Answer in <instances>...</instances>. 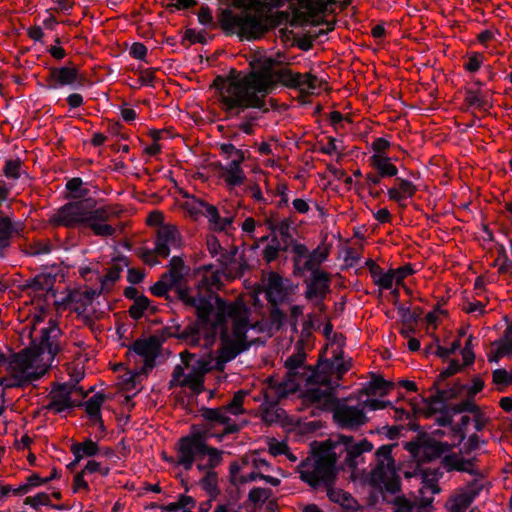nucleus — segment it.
<instances>
[{"instance_id": "1", "label": "nucleus", "mask_w": 512, "mask_h": 512, "mask_svg": "<svg viewBox=\"0 0 512 512\" xmlns=\"http://www.w3.org/2000/svg\"><path fill=\"white\" fill-rule=\"evenodd\" d=\"M254 327L249 320V309L241 301L226 303L216 298V312L212 323L208 322L199 333L194 332V337L188 326L184 335L194 346L200 345V337L203 335V345L208 348L213 343L216 331H219L222 344L218 356L214 358L208 354L194 359V355L182 353L184 365L174 368L170 387L180 386L200 394L204 390V378L209 371L223 370L227 362L249 347L246 334Z\"/></svg>"}, {"instance_id": "2", "label": "nucleus", "mask_w": 512, "mask_h": 512, "mask_svg": "<svg viewBox=\"0 0 512 512\" xmlns=\"http://www.w3.org/2000/svg\"><path fill=\"white\" fill-rule=\"evenodd\" d=\"M250 65L248 73L232 70L226 78L215 80L221 107L231 116L245 109L262 108L264 98L279 82L306 94H316L322 88V80L315 75L293 73L271 57H254Z\"/></svg>"}, {"instance_id": "3", "label": "nucleus", "mask_w": 512, "mask_h": 512, "mask_svg": "<svg viewBox=\"0 0 512 512\" xmlns=\"http://www.w3.org/2000/svg\"><path fill=\"white\" fill-rule=\"evenodd\" d=\"M243 9L239 13L224 11L221 25L229 33L248 40L260 38L269 28L270 7L279 6L284 0H237Z\"/></svg>"}, {"instance_id": "4", "label": "nucleus", "mask_w": 512, "mask_h": 512, "mask_svg": "<svg viewBox=\"0 0 512 512\" xmlns=\"http://www.w3.org/2000/svg\"><path fill=\"white\" fill-rule=\"evenodd\" d=\"M184 262L179 257H173L169 263V271L164 274V278L169 280V283L177 286V294L180 300L188 307L196 310L198 320L194 325L189 326V330L199 333L200 329L204 328L209 322V316L213 308L212 299L213 293L211 286L214 284V279L204 276L195 288H185L180 286V282L184 276Z\"/></svg>"}, {"instance_id": "5", "label": "nucleus", "mask_w": 512, "mask_h": 512, "mask_svg": "<svg viewBox=\"0 0 512 512\" xmlns=\"http://www.w3.org/2000/svg\"><path fill=\"white\" fill-rule=\"evenodd\" d=\"M58 335L59 329L53 323L42 329L39 344H33L15 356L11 363L14 376L29 381L44 375L58 352Z\"/></svg>"}, {"instance_id": "6", "label": "nucleus", "mask_w": 512, "mask_h": 512, "mask_svg": "<svg viewBox=\"0 0 512 512\" xmlns=\"http://www.w3.org/2000/svg\"><path fill=\"white\" fill-rule=\"evenodd\" d=\"M221 461L222 452L207 446L201 435L190 434L179 440L177 463L189 470L196 462L198 470L204 473L200 484L208 492H212L216 488L217 474L213 471V468L219 465Z\"/></svg>"}, {"instance_id": "7", "label": "nucleus", "mask_w": 512, "mask_h": 512, "mask_svg": "<svg viewBox=\"0 0 512 512\" xmlns=\"http://www.w3.org/2000/svg\"><path fill=\"white\" fill-rule=\"evenodd\" d=\"M340 448L339 445H331L330 440L322 443L312 457L300 464V478L314 488L331 485L336 477L335 464Z\"/></svg>"}, {"instance_id": "8", "label": "nucleus", "mask_w": 512, "mask_h": 512, "mask_svg": "<svg viewBox=\"0 0 512 512\" xmlns=\"http://www.w3.org/2000/svg\"><path fill=\"white\" fill-rule=\"evenodd\" d=\"M117 211L109 206L96 207L92 198H85L69 202L59 208L49 219L50 223L56 226L76 227L81 224H88L96 218L110 219Z\"/></svg>"}, {"instance_id": "9", "label": "nucleus", "mask_w": 512, "mask_h": 512, "mask_svg": "<svg viewBox=\"0 0 512 512\" xmlns=\"http://www.w3.org/2000/svg\"><path fill=\"white\" fill-rule=\"evenodd\" d=\"M270 469V464L261 458L258 452L254 451L245 454L240 460L233 462L230 465V474L232 481L238 484L262 479L272 486L280 485V478L265 474Z\"/></svg>"}, {"instance_id": "10", "label": "nucleus", "mask_w": 512, "mask_h": 512, "mask_svg": "<svg viewBox=\"0 0 512 512\" xmlns=\"http://www.w3.org/2000/svg\"><path fill=\"white\" fill-rule=\"evenodd\" d=\"M394 444L383 445L375 452V467L370 474V484L381 492L396 493L400 489V478L392 457Z\"/></svg>"}, {"instance_id": "11", "label": "nucleus", "mask_w": 512, "mask_h": 512, "mask_svg": "<svg viewBox=\"0 0 512 512\" xmlns=\"http://www.w3.org/2000/svg\"><path fill=\"white\" fill-rule=\"evenodd\" d=\"M342 375L338 377L335 369L322 370V363L318 366L316 373L306 383L319 384L317 387L307 389L305 393L306 401L315 404L322 408H328L333 404V386L332 382L338 386L337 381L341 379Z\"/></svg>"}, {"instance_id": "12", "label": "nucleus", "mask_w": 512, "mask_h": 512, "mask_svg": "<svg viewBox=\"0 0 512 512\" xmlns=\"http://www.w3.org/2000/svg\"><path fill=\"white\" fill-rule=\"evenodd\" d=\"M291 252L293 254V273L300 277L308 271L311 274H314L315 271H322L319 267L329 256V248L326 246H318L310 251L302 243H294Z\"/></svg>"}, {"instance_id": "13", "label": "nucleus", "mask_w": 512, "mask_h": 512, "mask_svg": "<svg viewBox=\"0 0 512 512\" xmlns=\"http://www.w3.org/2000/svg\"><path fill=\"white\" fill-rule=\"evenodd\" d=\"M332 330V324L329 322L323 327V334L328 339L324 352L329 358L322 363V370L335 369L339 377L350 369L351 359H344L343 357L344 337L342 335L333 334Z\"/></svg>"}, {"instance_id": "14", "label": "nucleus", "mask_w": 512, "mask_h": 512, "mask_svg": "<svg viewBox=\"0 0 512 512\" xmlns=\"http://www.w3.org/2000/svg\"><path fill=\"white\" fill-rule=\"evenodd\" d=\"M389 402L377 399H369L362 403L361 406H350L347 404L338 405L334 410L333 417L336 423L342 428L356 429L367 422L364 409L378 410L385 408Z\"/></svg>"}, {"instance_id": "15", "label": "nucleus", "mask_w": 512, "mask_h": 512, "mask_svg": "<svg viewBox=\"0 0 512 512\" xmlns=\"http://www.w3.org/2000/svg\"><path fill=\"white\" fill-rule=\"evenodd\" d=\"M202 416L207 422V428L203 433L192 432L191 434L201 435L204 438L205 444L208 437L215 436L221 439L226 434L238 431V426L231 419L229 412L224 406L215 409L207 408L203 410Z\"/></svg>"}, {"instance_id": "16", "label": "nucleus", "mask_w": 512, "mask_h": 512, "mask_svg": "<svg viewBox=\"0 0 512 512\" xmlns=\"http://www.w3.org/2000/svg\"><path fill=\"white\" fill-rule=\"evenodd\" d=\"M50 402L46 409L60 413L80 403L84 397L82 389L72 384H61L54 387L50 394Z\"/></svg>"}, {"instance_id": "17", "label": "nucleus", "mask_w": 512, "mask_h": 512, "mask_svg": "<svg viewBox=\"0 0 512 512\" xmlns=\"http://www.w3.org/2000/svg\"><path fill=\"white\" fill-rule=\"evenodd\" d=\"M405 449L420 463L440 457L449 450V445L431 438H424L406 443Z\"/></svg>"}, {"instance_id": "18", "label": "nucleus", "mask_w": 512, "mask_h": 512, "mask_svg": "<svg viewBox=\"0 0 512 512\" xmlns=\"http://www.w3.org/2000/svg\"><path fill=\"white\" fill-rule=\"evenodd\" d=\"M331 445H339L340 455L345 453L344 462L351 468H356L364 461L363 453L370 452L373 449L372 443L364 439L360 442H354L351 436L340 435L335 442L331 441Z\"/></svg>"}, {"instance_id": "19", "label": "nucleus", "mask_w": 512, "mask_h": 512, "mask_svg": "<svg viewBox=\"0 0 512 512\" xmlns=\"http://www.w3.org/2000/svg\"><path fill=\"white\" fill-rule=\"evenodd\" d=\"M181 246V236L177 227L173 224H164L159 227L155 242L156 256L167 258L172 249Z\"/></svg>"}, {"instance_id": "20", "label": "nucleus", "mask_w": 512, "mask_h": 512, "mask_svg": "<svg viewBox=\"0 0 512 512\" xmlns=\"http://www.w3.org/2000/svg\"><path fill=\"white\" fill-rule=\"evenodd\" d=\"M301 383L285 375L283 379L271 377L264 388V397L270 404L277 403L281 398L298 390Z\"/></svg>"}, {"instance_id": "21", "label": "nucleus", "mask_w": 512, "mask_h": 512, "mask_svg": "<svg viewBox=\"0 0 512 512\" xmlns=\"http://www.w3.org/2000/svg\"><path fill=\"white\" fill-rule=\"evenodd\" d=\"M305 352L301 345L297 346V351L290 355L285 361V368L287 370L286 376L303 383L309 381L316 373L311 367L305 364Z\"/></svg>"}, {"instance_id": "22", "label": "nucleus", "mask_w": 512, "mask_h": 512, "mask_svg": "<svg viewBox=\"0 0 512 512\" xmlns=\"http://www.w3.org/2000/svg\"><path fill=\"white\" fill-rule=\"evenodd\" d=\"M264 285L267 299L275 305L283 302L293 292L290 281L275 272L268 274Z\"/></svg>"}, {"instance_id": "23", "label": "nucleus", "mask_w": 512, "mask_h": 512, "mask_svg": "<svg viewBox=\"0 0 512 512\" xmlns=\"http://www.w3.org/2000/svg\"><path fill=\"white\" fill-rule=\"evenodd\" d=\"M331 276L325 271H315L307 283L305 296L315 305H321L322 300L330 292Z\"/></svg>"}, {"instance_id": "24", "label": "nucleus", "mask_w": 512, "mask_h": 512, "mask_svg": "<svg viewBox=\"0 0 512 512\" xmlns=\"http://www.w3.org/2000/svg\"><path fill=\"white\" fill-rule=\"evenodd\" d=\"M243 161V153L241 151H236V158L220 168L219 177L224 181L229 189H233L244 183L246 176L241 168V163Z\"/></svg>"}, {"instance_id": "25", "label": "nucleus", "mask_w": 512, "mask_h": 512, "mask_svg": "<svg viewBox=\"0 0 512 512\" xmlns=\"http://www.w3.org/2000/svg\"><path fill=\"white\" fill-rule=\"evenodd\" d=\"M158 352V343L155 339L137 340L129 350V356H140L144 362V368H152Z\"/></svg>"}, {"instance_id": "26", "label": "nucleus", "mask_w": 512, "mask_h": 512, "mask_svg": "<svg viewBox=\"0 0 512 512\" xmlns=\"http://www.w3.org/2000/svg\"><path fill=\"white\" fill-rule=\"evenodd\" d=\"M50 79L53 87L72 86L81 84L82 77L79 74V68L75 65H68L50 70Z\"/></svg>"}, {"instance_id": "27", "label": "nucleus", "mask_w": 512, "mask_h": 512, "mask_svg": "<svg viewBox=\"0 0 512 512\" xmlns=\"http://www.w3.org/2000/svg\"><path fill=\"white\" fill-rule=\"evenodd\" d=\"M477 494L478 491L474 486H467L456 490L446 504L449 512H465Z\"/></svg>"}, {"instance_id": "28", "label": "nucleus", "mask_w": 512, "mask_h": 512, "mask_svg": "<svg viewBox=\"0 0 512 512\" xmlns=\"http://www.w3.org/2000/svg\"><path fill=\"white\" fill-rule=\"evenodd\" d=\"M512 356V327H507L503 333V337L491 344L488 353L490 362H498L503 357Z\"/></svg>"}, {"instance_id": "29", "label": "nucleus", "mask_w": 512, "mask_h": 512, "mask_svg": "<svg viewBox=\"0 0 512 512\" xmlns=\"http://www.w3.org/2000/svg\"><path fill=\"white\" fill-rule=\"evenodd\" d=\"M205 217L208 220L210 229L213 231L226 232L234 229V214L226 212L225 215H221L217 207L213 205L207 207Z\"/></svg>"}, {"instance_id": "30", "label": "nucleus", "mask_w": 512, "mask_h": 512, "mask_svg": "<svg viewBox=\"0 0 512 512\" xmlns=\"http://www.w3.org/2000/svg\"><path fill=\"white\" fill-rule=\"evenodd\" d=\"M440 491L437 481L434 478H423L422 487L420 488V494L422 495V499L420 501L419 507H417L416 512H420V510L430 511L429 508L432 505L433 498L428 495H434ZM414 505L413 510L416 508Z\"/></svg>"}, {"instance_id": "31", "label": "nucleus", "mask_w": 512, "mask_h": 512, "mask_svg": "<svg viewBox=\"0 0 512 512\" xmlns=\"http://www.w3.org/2000/svg\"><path fill=\"white\" fill-rule=\"evenodd\" d=\"M369 163L371 167L377 170L380 176L384 177H393L398 173V169L391 162V159L386 156L384 153H374L369 158Z\"/></svg>"}, {"instance_id": "32", "label": "nucleus", "mask_w": 512, "mask_h": 512, "mask_svg": "<svg viewBox=\"0 0 512 512\" xmlns=\"http://www.w3.org/2000/svg\"><path fill=\"white\" fill-rule=\"evenodd\" d=\"M326 489L327 496L330 501L338 504L339 506L346 510H357L358 502L350 493L339 488H334L331 485L326 487Z\"/></svg>"}, {"instance_id": "33", "label": "nucleus", "mask_w": 512, "mask_h": 512, "mask_svg": "<svg viewBox=\"0 0 512 512\" xmlns=\"http://www.w3.org/2000/svg\"><path fill=\"white\" fill-rule=\"evenodd\" d=\"M396 181L398 183V187L390 188L387 192L389 199L400 203L407 198H411L415 194L416 187L412 182L401 178H397Z\"/></svg>"}, {"instance_id": "34", "label": "nucleus", "mask_w": 512, "mask_h": 512, "mask_svg": "<svg viewBox=\"0 0 512 512\" xmlns=\"http://www.w3.org/2000/svg\"><path fill=\"white\" fill-rule=\"evenodd\" d=\"M18 232L17 225L8 216L0 212V254L9 247L11 238Z\"/></svg>"}, {"instance_id": "35", "label": "nucleus", "mask_w": 512, "mask_h": 512, "mask_svg": "<svg viewBox=\"0 0 512 512\" xmlns=\"http://www.w3.org/2000/svg\"><path fill=\"white\" fill-rule=\"evenodd\" d=\"M71 451L75 456V462H79L85 457H91L100 453L97 443L91 439H87L81 443H75L71 446Z\"/></svg>"}, {"instance_id": "36", "label": "nucleus", "mask_w": 512, "mask_h": 512, "mask_svg": "<svg viewBox=\"0 0 512 512\" xmlns=\"http://www.w3.org/2000/svg\"><path fill=\"white\" fill-rule=\"evenodd\" d=\"M106 395L103 393H96L93 395L86 403L85 410L92 421L95 423H99L100 426L103 425L101 421L100 409L104 401L106 400Z\"/></svg>"}, {"instance_id": "37", "label": "nucleus", "mask_w": 512, "mask_h": 512, "mask_svg": "<svg viewBox=\"0 0 512 512\" xmlns=\"http://www.w3.org/2000/svg\"><path fill=\"white\" fill-rule=\"evenodd\" d=\"M140 377L141 372L139 371H129L121 376L119 387L122 391L129 393L135 391L133 395H135L138 391H140Z\"/></svg>"}, {"instance_id": "38", "label": "nucleus", "mask_w": 512, "mask_h": 512, "mask_svg": "<svg viewBox=\"0 0 512 512\" xmlns=\"http://www.w3.org/2000/svg\"><path fill=\"white\" fill-rule=\"evenodd\" d=\"M299 3L309 16L314 17L319 13L326 12L328 7L335 3V0H299Z\"/></svg>"}, {"instance_id": "39", "label": "nucleus", "mask_w": 512, "mask_h": 512, "mask_svg": "<svg viewBox=\"0 0 512 512\" xmlns=\"http://www.w3.org/2000/svg\"><path fill=\"white\" fill-rule=\"evenodd\" d=\"M183 207L191 215V217L198 219L200 215L206 216V210L207 207H210V204L192 196L187 197Z\"/></svg>"}, {"instance_id": "40", "label": "nucleus", "mask_w": 512, "mask_h": 512, "mask_svg": "<svg viewBox=\"0 0 512 512\" xmlns=\"http://www.w3.org/2000/svg\"><path fill=\"white\" fill-rule=\"evenodd\" d=\"M52 245L47 239H35L25 245L24 252L30 256H39L50 253Z\"/></svg>"}, {"instance_id": "41", "label": "nucleus", "mask_w": 512, "mask_h": 512, "mask_svg": "<svg viewBox=\"0 0 512 512\" xmlns=\"http://www.w3.org/2000/svg\"><path fill=\"white\" fill-rule=\"evenodd\" d=\"M127 266V263L124 260H120L117 263H114L107 271L103 280L101 281L102 290H107L109 287L120 278V274L123 270V267Z\"/></svg>"}, {"instance_id": "42", "label": "nucleus", "mask_w": 512, "mask_h": 512, "mask_svg": "<svg viewBox=\"0 0 512 512\" xmlns=\"http://www.w3.org/2000/svg\"><path fill=\"white\" fill-rule=\"evenodd\" d=\"M55 282V278L48 274H39L35 276L30 283V287L36 292H49Z\"/></svg>"}, {"instance_id": "43", "label": "nucleus", "mask_w": 512, "mask_h": 512, "mask_svg": "<svg viewBox=\"0 0 512 512\" xmlns=\"http://www.w3.org/2000/svg\"><path fill=\"white\" fill-rule=\"evenodd\" d=\"M108 220L109 219L96 218L90 220L88 224L94 234L98 236H112L116 232V229L111 225L104 223Z\"/></svg>"}, {"instance_id": "44", "label": "nucleus", "mask_w": 512, "mask_h": 512, "mask_svg": "<svg viewBox=\"0 0 512 512\" xmlns=\"http://www.w3.org/2000/svg\"><path fill=\"white\" fill-rule=\"evenodd\" d=\"M246 396L247 392L244 391H238L234 394L231 402L224 406L230 415L237 416L244 413L243 403Z\"/></svg>"}, {"instance_id": "45", "label": "nucleus", "mask_w": 512, "mask_h": 512, "mask_svg": "<svg viewBox=\"0 0 512 512\" xmlns=\"http://www.w3.org/2000/svg\"><path fill=\"white\" fill-rule=\"evenodd\" d=\"M149 303L150 302L146 296H144V295L137 296L136 299L134 300V303L132 304V306L129 309L130 316L133 319L141 318L142 315L144 314V311L148 308Z\"/></svg>"}, {"instance_id": "46", "label": "nucleus", "mask_w": 512, "mask_h": 512, "mask_svg": "<svg viewBox=\"0 0 512 512\" xmlns=\"http://www.w3.org/2000/svg\"><path fill=\"white\" fill-rule=\"evenodd\" d=\"M272 495V491L267 488H253L248 494V499L254 505L264 504Z\"/></svg>"}, {"instance_id": "47", "label": "nucleus", "mask_w": 512, "mask_h": 512, "mask_svg": "<svg viewBox=\"0 0 512 512\" xmlns=\"http://www.w3.org/2000/svg\"><path fill=\"white\" fill-rule=\"evenodd\" d=\"M66 188L72 193V197L78 200L85 199L88 189L83 187V182L80 178H73L66 184Z\"/></svg>"}, {"instance_id": "48", "label": "nucleus", "mask_w": 512, "mask_h": 512, "mask_svg": "<svg viewBox=\"0 0 512 512\" xmlns=\"http://www.w3.org/2000/svg\"><path fill=\"white\" fill-rule=\"evenodd\" d=\"M466 102L469 106L478 108V109H486L488 105V101L485 99L483 95L478 92L469 91L466 96Z\"/></svg>"}, {"instance_id": "49", "label": "nucleus", "mask_w": 512, "mask_h": 512, "mask_svg": "<svg viewBox=\"0 0 512 512\" xmlns=\"http://www.w3.org/2000/svg\"><path fill=\"white\" fill-rule=\"evenodd\" d=\"M24 504L29 505L33 508H38L39 506H48L50 505V495L41 492L33 497H26L24 500Z\"/></svg>"}, {"instance_id": "50", "label": "nucleus", "mask_w": 512, "mask_h": 512, "mask_svg": "<svg viewBox=\"0 0 512 512\" xmlns=\"http://www.w3.org/2000/svg\"><path fill=\"white\" fill-rule=\"evenodd\" d=\"M82 472L84 474H91L95 472H99L103 476H107L110 472V468L108 466H102L100 462L95 460H90L87 462L86 466L83 468Z\"/></svg>"}, {"instance_id": "51", "label": "nucleus", "mask_w": 512, "mask_h": 512, "mask_svg": "<svg viewBox=\"0 0 512 512\" xmlns=\"http://www.w3.org/2000/svg\"><path fill=\"white\" fill-rule=\"evenodd\" d=\"M460 346H461V343H460L459 339H456L455 341H453L451 343V345L447 348L442 347L439 344V341L436 340L435 355L444 359V358L448 357L450 354L454 353L456 350H458L460 348Z\"/></svg>"}, {"instance_id": "52", "label": "nucleus", "mask_w": 512, "mask_h": 512, "mask_svg": "<svg viewBox=\"0 0 512 512\" xmlns=\"http://www.w3.org/2000/svg\"><path fill=\"white\" fill-rule=\"evenodd\" d=\"M20 168H21V161L16 160H8L6 161L5 167H4V174L7 177L11 178H18L20 176Z\"/></svg>"}, {"instance_id": "53", "label": "nucleus", "mask_w": 512, "mask_h": 512, "mask_svg": "<svg viewBox=\"0 0 512 512\" xmlns=\"http://www.w3.org/2000/svg\"><path fill=\"white\" fill-rule=\"evenodd\" d=\"M394 511L393 512H413L414 505L411 501L405 497L397 496L393 500Z\"/></svg>"}, {"instance_id": "54", "label": "nucleus", "mask_w": 512, "mask_h": 512, "mask_svg": "<svg viewBox=\"0 0 512 512\" xmlns=\"http://www.w3.org/2000/svg\"><path fill=\"white\" fill-rule=\"evenodd\" d=\"M287 444L285 442L277 441L276 439H269L268 451L273 456L284 455L287 452Z\"/></svg>"}, {"instance_id": "55", "label": "nucleus", "mask_w": 512, "mask_h": 512, "mask_svg": "<svg viewBox=\"0 0 512 512\" xmlns=\"http://www.w3.org/2000/svg\"><path fill=\"white\" fill-rule=\"evenodd\" d=\"M68 301L72 305V308L75 312L78 314H83L86 312L87 307L91 305V303H85V300L83 297H81L79 300L74 298V291H72L68 296Z\"/></svg>"}, {"instance_id": "56", "label": "nucleus", "mask_w": 512, "mask_h": 512, "mask_svg": "<svg viewBox=\"0 0 512 512\" xmlns=\"http://www.w3.org/2000/svg\"><path fill=\"white\" fill-rule=\"evenodd\" d=\"M394 284H396V281L392 270L384 273L381 277L379 276L376 282V285L386 290L391 289Z\"/></svg>"}, {"instance_id": "57", "label": "nucleus", "mask_w": 512, "mask_h": 512, "mask_svg": "<svg viewBox=\"0 0 512 512\" xmlns=\"http://www.w3.org/2000/svg\"><path fill=\"white\" fill-rule=\"evenodd\" d=\"M493 382L503 385L512 383V372L509 374L505 369H496L493 372Z\"/></svg>"}, {"instance_id": "58", "label": "nucleus", "mask_w": 512, "mask_h": 512, "mask_svg": "<svg viewBox=\"0 0 512 512\" xmlns=\"http://www.w3.org/2000/svg\"><path fill=\"white\" fill-rule=\"evenodd\" d=\"M174 285L169 283V280L165 279L164 276L160 281L151 287V292L156 296H164L168 290Z\"/></svg>"}, {"instance_id": "59", "label": "nucleus", "mask_w": 512, "mask_h": 512, "mask_svg": "<svg viewBox=\"0 0 512 512\" xmlns=\"http://www.w3.org/2000/svg\"><path fill=\"white\" fill-rule=\"evenodd\" d=\"M273 241L275 243L267 245L263 251V258L267 262L274 261L279 255V251H280L279 243L275 239Z\"/></svg>"}, {"instance_id": "60", "label": "nucleus", "mask_w": 512, "mask_h": 512, "mask_svg": "<svg viewBox=\"0 0 512 512\" xmlns=\"http://www.w3.org/2000/svg\"><path fill=\"white\" fill-rule=\"evenodd\" d=\"M97 295V292L90 288L80 289V290H74V298L80 299L81 297L84 298L85 303H91L94 299V297Z\"/></svg>"}, {"instance_id": "61", "label": "nucleus", "mask_w": 512, "mask_h": 512, "mask_svg": "<svg viewBox=\"0 0 512 512\" xmlns=\"http://www.w3.org/2000/svg\"><path fill=\"white\" fill-rule=\"evenodd\" d=\"M460 369L461 366L458 363V361L452 360L449 366L443 372L440 373V375L438 376V380H444L457 373Z\"/></svg>"}, {"instance_id": "62", "label": "nucleus", "mask_w": 512, "mask_h": 512, "mask_svg": "<svg viewBox=\"0 0 512 512\" xmlns=\"http://www.w3.org/2000/svg\"><path fill=\"white\" fill-rule=\"evenodd\" d=\"M495 265L498 266V271L501 273V274H508L511 272L512 270V261L509 260L506 256H503V257H499L496 261H495Z\"/></svg>"}, {"instance_id": "63", "label": "nucleus", "mask_w": 512, "mask_h": 512, "mask_svg": "<svg viewBox=\"0 0 512 512\" xmlns=\"http://www.w3.org/2000/svg\"><path fill=\"white\" fill-rule=\"evenodd\" d=\"M84 475L85 474L82 471L75 475L74 482H73L74 492H78L81 489H83L85 491L89 490L88 483L84 480Z\"/></svg>"}, {"instance_id": "64", "label": "nucleus", "mask_w": 512, "mask_h": 512, "mask_svg": "<svg viewBox=\"0 0 512 512\" xmlns=\"http://www.w3.org/2000/svg\"><path fill=\"white\" fill-rule=\"evenodd\" d=\"M482 64V56L480 54H473L470 56L469 61L466 63L465 67L470 72H476L479 70Z\"/></svg>"}]
</instances>
